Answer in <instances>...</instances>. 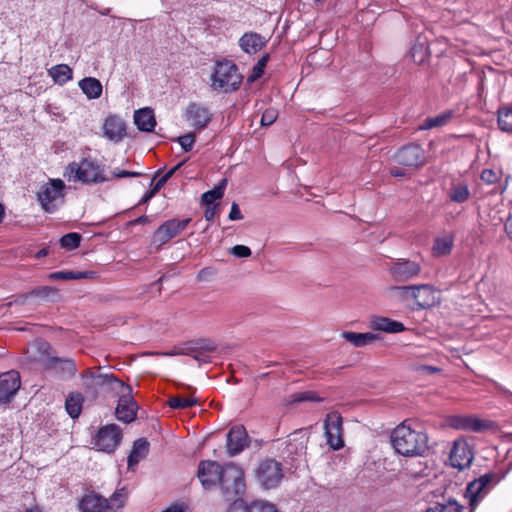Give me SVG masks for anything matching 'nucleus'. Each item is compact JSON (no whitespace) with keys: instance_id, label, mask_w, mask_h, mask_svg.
<instances>
[{"instance_id":"obj_34","label":"nucleus","mask_w":512,"mask_h":512,"mask_svg":"<svg viewBox=\"0 0 512 512\" xmlns=\"http://www.w3.org/2000/svg\"><path fill=\"white\" fill-rule=\"evenodd\" d=\"M454 245V239L452 235H444L435 239L432 252L434 256L441 257L448 255Z\"/></svg>"},{"instance_id":"obj_39","label":"nucleus","mask_w":512,"mask_h":512,"mask_svg":"<svg viewBox=\"0 0 512 512\" xmlns=\"http://www.w3.org/2000/svg\"><path fill=\"white\" fill-rule=\"evenodd\" d=\"M463 507L456 500H448L445 503H436L426 512H462Z\"/></svg>"},{"instance_id":"obj_15","label":"nucleus","mask_w":512,"mask_h":512,"mask_svg":"<svg viewBox=\"0 0 512 512\" xmlns=\"http://www.w3.org/2000/svg\"><path fill=\"white\" fill-rule=\"evenodd\" d=\"M395 160L404 167L417 168L425 163V155L419 145L411 144L401 148L396 154Z\"/></svg>"},{"instance_id":"obj_46","label":"nucleus","mask_w":512,"mask_h":512,"mask_svg":"<svg viewBox=\"0 0 512 512\" xmlns=\"http://www.w3.org/2000/svg\"><path fill=\"white\" fill-rule=\"evenodd\" d=\"M320 401V398L313 391L299 392L292 396V402Z\"/></svg>"},{"instance_id":"obj_21","label":"nucleus","mask_w":512,"mask_h":512,"mask_svg":"<svg viewBox=\"0 0 512 512\" xmlns=\"http://www.w3.org/2000/svg\"><path fill=\"white\" fill-rule=\"evenodd\" d=\"M103 133L110 141H121L126 136L125 121L120 116L109 115L103 123Z\"/></svg>"},{"instance_id":"obj_47","label":"nucleus","mask_w":512,"mask_h":512,"mask_svg":"<svg viewBox=\"0 0 512 512\" xmlns=\"http://www.w3.org/2000/svg\"><path fill=\"white\" fill-rule=\"evenodd\" d=\"M277 117L278 111L274 108H268L262 114L261 125L270 126L276 121Z\"/></svg>"},{"instance_id":"obj_13","label":"nucleus","mask_w":512,"mask_h":512,"mask_svg":"<svg viewBox=\"0 0 512 512\" xmlns=\"http://www.w3.org/2000/svg\"><path fill=\"white\" fill-rule=\"evenodd\" d=\"M117 383L124 389V391L118 401L115 414L118 420L124 423H130L136 418L137 404L130 395L131 388L129 386H125L121 381H117Z\"/></svg>"},{"instance_id":"obj_9","label":"nucleus","mask_w":512,"mask_h":512,"mask_svg":"<svg viewBox=\"0 0 512 512\" xmlns=\"http://www.w3.org/2000/svg\"><path fill=\"white\" fill-rule=\"evenodd\" d=\"M495 475L488 473L473 480L467 485L465 497L469 505L475 509L494 487Z\"/></svg>"},{"instance_id":"obj_19","label":"nucleus","mask_w":512,"mask_h":512,"mask_svg":"<svg viewBox=\"0 0 512 512\" xmlns=\"http://www.w3.org/2000/svg\"><path fill=\"white\" fill-rule=\"evenodd\" d=\"M20 375L16 371H8L0 375V402L7 403L20 388Z\"/></svg>"},{"instance_id":"obj_26","label":"nucleus","mask_w":512,"mask_h":512,"mask_svg":"<svg viewBox=\"0 0 512 512\" xmlns=\"http://www.w3.org/2000/svg\"><path fill=\"white\" fill-rule=\"evenodd\" d=\"M134 123L140 131L151 132L156 126V119L151 108H141L134 112Z\"/></svg>"},{"instance_id":"obj_32","label":"nucleus","mask_w":512,"mask_h":512,"mask_svg":"<svg viewBox=\"0 0 512 512\" xmlns=\"http://www.w3.org/2000/svg\"><path fill=\"white\" fill-rule=\"evenodd\" d=\"M84 397L81 393H70L65 401V408L71 418H78L82 411Z\"/></svg>"},{"instance_id":"obj_24","label":"nucleus","mask_w":512,"mask_h":512,"mask_svg":"<svg viewBox=\"0 0 512 512\" xmlns=\"http://www.w3.org/2000/svg\"><path fill=\"white\" fill-rule=\"evenodd\" d=\"M47 367L54 370L61 378H70L77 371L76 364L71 359L54 357L48 360Z\"/></svg>"},{"instance_id":"obj_42","label":"nucleus","mask_w":512,"mask_h":512,"mask_svg":"<svg viewBox=\"0 0 512 512\" xmlns=\"http://www.w3.org/2000/svg\"><path fill=\"white\" fill-rule=\"evenodd\" d=\"M268 59L269 55L265 54L258 60L256 65L253 67L252 74L248 77L249 82H254L263 75Z\"/></svg>"},{"instance_id":"obj_33","label":"nucleus","mask_w":512,"mask_h":512,"mask_svg":"<svg viewBox=\"0 0 512 512\" xmlns=\"http://www.w3.org/2000/svg\"><path fill=\"white\" fill-rule=\"evenodd\" d=\"M55 83L63 85L72 79V69L66 64H58L48 70Z\"/></svg>"},{"instance_id":"obj_14","label":"nucleus","mask_w":512,"mask_h":512,"mask_svg":"<svg viewBox=\"0 0 512 512\" xmlns=\"http://www.w3.org/2000/svg\"><path fill=\"white\" fill-rule=\"evenodd\" d=\"M473 458V453L466 440L457 439L454 441L449 455L450 463L454 468L463 470L469 467Z\"/></svg>"},{"instance_id":"obj_4","label":"nucleus","mask_w":512,"mask_h":512,"mask_svg":"<svg viewBox=\"0 0 512 512\" xmlns=\"http://www.w3.org/2000/svg\"><path fill=\"white\" fill-rule=\"evenodd\" d=\"M126 497L124 489L117 490L109 499L90 492L81 498L79 509L82 512H119L125 506Z\"/></svg>"},{"instance_id":"obj_36","label":"nucleus","mask_w":512,"mask_h":512,"mask_svg":"<svg viewBox=\"0 0 512 512\" xmlns=\"http://www.w3.org/2000/svg\"><path fill=\"white\" fill-rule=\"evenodd\" d=\"M410 57L413 62L422 64L428 57V46L426 39L421 41L420 39L410 49Z\"/></svg>"},{"instance_id":"obj_25","label":"nucleus","mask_w":512,"mask_h":512,"mask_svg":"<svg viewBox=\"0 0 512 512\" xmlns=\"http://www.w3.org/2000/svg\"><path fill=\"white\" fill-rule=\"evenodd\" d=\"M370 326L373 330L386 333H400L405 330L403 323L382 316L372 317Z\"/></svg>"},{"instance_id":"obj_43","label":"nucleus","mask_w":512,"mask_h":512,"mask_svg":"<svg viewBox=\"0 0 512 512\" xmlns=\"http://www.w3.org/2000/svg\"><path fill=\"white\" fill-rule=\"evenodd\" d=\"M81 237L78 233H68L60 239V244L66 249H75L79 246Z\"/></svg>"},{"instance_id":"obj_44","label":"nucleus","mask_w":512,"mask_h":512,"mask_svg":"<svg viewBox=\"0 0 512 512\" xmlns=\"http://www.w3.org/2000/svg\"><path fill=\"white\" fill-rule=\"evenodd\" d=\"M177 142L180 144V146L185 152H189L192 150L195 144V134L187 133L185 135L179 136L177 138Z\"/></svg>"},{"instance_id":"obj_5","label":"nucleus","mask_w":512,"mask_h":512,"mask_svg":"<svg viewBox=\"0 0 512 512\" xmlns=\"http://www.w3.org/2000/svg\"><path fill=\"white\" fill-rule=\"evenodd\" d=\"M65 183L61 179H49L37 192V200L47 213L55 212L64 203Z\"/></svg>"},{"instance_id":"obj_58","label":"nucleus","mask_w":512,"mask_h":512,"mask_svg":"<svg viewBox=\"0 0 512 512\" xmlns=\"http://www.w3.org/2000/svg\"><path fill=\"white\" fill-rule=\"evenodd\" d=\"M203 351L202 352H212L216 349V346L211 341H204L203 344L200 347Z\"/></svg>"},{"instance_id":"obj_38","label":"nucleus","mask_w":512,"mask_h":512,"mask_svg":"<svg viewBox=\"0 0 512 512\" xmlns=\"http://www.w3.org/2000/svg\"><path fill=\"white\" fill-rule=\"evenodd\" d=\"M498 125L502 131L512 132V108L499 109Z\"/></svg>"},{"instance_id":"obj_45","label":"nucleus","mask_w":512,"mask_h":512,"mask_svg":"<svg viewBox=\"0 0 512 512\" xmlns=\"http://www.w3.org/2000/svg\"><path fill=\"white\" fill-rule=\"evenodd\" d=\"M249 512H278L274 505L262 501L253 502L249 506Z\"/></svg>"},{"instance_id":"obj_31","label":"nucleus","mask_w":512,"mask_h":512,"mask_svg":"<svg viewBox=\"0 0 512 512\" xmlns=\"http://www.w3.org/2000/svg\"><path fill=\"white\" fill-rule=\"evenodd\" d=\"M448 197L452 202L464 203L470 197V190L465 182H454L448 192Z\"/></svg>"},{"instance_id":"obj_41","label":"nucleus","mask_w":512,"mask_h":512,"mask_svg":"<svg viewBox=\"0 0 512 512\" xmlns=\"http://www.w3.org/2000/svg\"><path fill=\"white\" fill-rule=\"evenodd\" d=\"M172 409H185L197 404V399L192 397L175 396L168 401Z\"/></svg>"},{"instance_id":"obj_11","label":"nucleus","mask_w":512,"mask_h":512,"mask_svg":"<svg viewBox=\"0 0 512 512\" xmlns=\"http://www.w3.org/2000/svg\"><path fill=\"white\" fill-rule=\"evenodd\" d=\"M122 433L116 424H108L97 432L94 438V447L103 452L111 453L120 444Z\"/></svg>"},{"instance_id":"obj_35","label":"nucleus","mask_w":512,"mask_h":512,"mask_svg":"<svg viewBox=\"0 0 512 512\" xmlns=\"http://www.w3.org/2000/svg\"><path fill=\"white\" fill-rule=\"evenodd\" d=\"M452 117V112L447 111L441 113L437 116L430 117L424 120V122L420 125V130H429L437 127H442L446 125Z\"/></svg>"},{"instance_id":"obj_22","label":"nucleus","mask_w":512,"mask_h":512,"mask_svg":"<svg viewBox=\"0 0 512 512\" xmlns=\"http://www.w3.org/2000/svg\"><path fill=\"white\" fill-rule=\"evenodd\" d=\"M186 119L193 127L203 129L210 122L211 114L206 107L194 103L188 106Z\"/></svg>"},{"instance_id":"obj_7","label":"nucleus","mask_w":512,"mask_h":512,"mask_svg":"<svg viewBox=\"0 0 512 512\" xmlns=\"http://www.w3.org/2000/svg\"><path fill=\"white\" fill-rule=\"evenodd\" d=\"M392 290L403 299H413L417 305L422 308L430 307L434 305L436 301V291L430 285H414V286H402L393 287Z\"/></svg>"},{"instance_id":"obj_1","label":"nucleus","mask_w":512,"mask_h":512,"mask_svg":"<svg viewBox=\"0 0 512 512\" xmlns=\"http://www.w3.org/2000/svg\"><path fill=\"white\" fill-rule=\"evenodd\" d=\"M391 443L396 453L405 457L423 456L429 449L428 435L411 420H405L391 432Z\"/></svg>"},{"instance_id":"obj_63","label":"nucleus","mask_w":512,"mask_h":512,"mask_svg":"<svg viewBox=\"0 0 512 512\" xmlns=\"http://www.w3.org/2000/svg\"><path fill=\"white\" fill-rule=\"evenodd\" d=\"M404 172L398 170V169H392L391 170V175L395 176V177H401V176H404Z\"/></svg>"},{"instance_id":"obj_53","label":"nucleus","mask_w":512,"mask_h":512,"mask_svg":"<svg viewBox=\"0 0 512 512\" xmlns=\"http://www.w3.org/2000/svg\"><path fill=\"white\" fill-rule=\"evenodd\" d=\"M413 369L416 372L426 373V374H434V373H439L441 371L440 368L435 367V366H429V365H415L413 367Z\"/></svg>"},{"instance_id":"obj_51","label":"nucleus","mask_w":512,"mask_h":512,"mask_svg":"<svg viewBox=\"0 0 512 512\" xmlns=\"http://www.w3.org/2000/svg\"><path fill=\"white\" fill-rule=\"evenodd\" d=\"M231 253L238 258H245L251 255V250L245 245H235L231 249Z\"/></svg>"},{"instance_id":"obj_17","label":"nucleus","mask_w":512,"mask_h":512,"mask_svg":"<svg viewBox=\"0 0 512 512\" xmlns=\"http://www.w3.org/2000/svg\"><path fill=\"white\" fill-rule=\"evenodd\" d=\"M421 271L419 263L410 260H398L389 267L391 277L398 282H405L416 277Z\"/></svg>"},{"instance_id":"obj_64","label":"nucleus","mask_w":512,"mask_h":512,"mask_svg":"<svg viewBox=\"0 0 512 512\" xmlns=\"http://www.w3.org/2000/svg\"><path fill=\"white\" fill-rule=\"evenodd\" d=\"M25 512H42V511L38 506H34V507H31L30 509H27Z\"/></svg>"},{"instance_id":"obj_52","label":"nucleus","mask_w":512,"mask_h":512,"mask_svg":"<svg viewBox=\"0 0 512 512\" xmlns=\"http://www.w3.org/2000/svg\"><path fill=\"white\" fill-rule=\"evenodd\" d=\"M227 512H249V506L241 499L234 500Z\"/></svg>"},{"instance_id":"obj_61","label":"nucleus","mask_w":512,"mask_h":512,"mask_svg":"<svg viewBox=\"0 0 512 512\" xmlns=\"http://www.w3.org/2000/svg\"><path fill=\"white\" fill-rule=\"evenodd\" d=\"M155 195V192L153 190H150L147 192L143 198L141 199L140 203H146L148 202L153 196Z\"/></svg>"},{"instance_id":"obj_54","label":"nucleus","mask_w":512,"mask_h":512,"mask_svg":"<svg viewBox=\"0 0 512 512\" xmlns=\"http://www.w3.org/2000/svg\"><path fill=\"white\" fill-rule=\"evenodd\" d=\"M228 217L231 221L241 220L243 218V215L239 209L238 204H236V203L232 204Z\"/></svg>"},{"instance_id":"obj_49","label":"nucleus","mask_w":512,"mask_h":512,"mask_svg":"<svg viewBox=\"0 0 512 512\" xmlns=\"http://www.w3.org/2000/svg\"><path fill=\"white\" fill-rule=\"evenodd\" d=\"M184 162L178 163L172 169H170L167 173H165L155 184L152 189L155 193L166 183V181L182 166Z\"/></svg>"},{"instance_id":"obj_8","label":"nucleus","mask_w":512,"mask_h":512,"mask_svg":"<svg viewBox=\"0 0 512 512\" xmlns=\"http://www.w3.org/2000/svg\"><path fill=\"white\" fill-rule=\"evenodd\" d=\"M255 476L263 488H275L283 478L282 466L274 459H265L255 469Z\"/></svg>"},{"instance_id":"obj_29","label":"nucleus","mask_w":512,"mask_h":512,"mask_svg":"<svg viewBox=\"0 0 512 512\" xmlns=\"http://www.w3.org/2000/svg\"><path fill=\"white\" fill-rule=\"evenodd\" d=\"M79 87L88 99H98L102 95V84L96 78L86 77L80 80Z\"/></svg>"},{"instance_id":"obj_18","label":"nucleus","mask_w":512,"mask_h":512,"mask_svg":"<svg viewBox=\"0 0 512 512\" xmlns=\"http://www.w3.org/2000/svg\"><path fill=\"white\" fill-rule=\"evenodd\" d=\"M448 425L456 430L481 432L489 427L487 422L471 415H453L447 420Z\"/></svg>"},{"instance_id":"obj_48","label":"nucleus","mask_w":512,"mask_h":512,"mask_svg":"<svg viewBox=\"0 0 512 512\" xmlns=\"http://www.w3.org/2000/svg\"><path fill=\"white\" fill-rule=\"evenodd\" d=\"M481 180L487 184L496 183L500 179V174L492 169H484L481 172Z\"/></svg>"},{"instance_id":"obj_30","label":"nucleus","mask_w":512,"mask_h":512,"mask_svg":"<svg viewBox=\"0 0 512 512\" xmlns=\"http://www.w3.org/2000/svg\"><path fill=\"white\" fill-rule=\"evenodd\" d=\"M148 442L141 438L134 442L133 449L128 456L129 468L137 465L142 459H144L148 453Z\"/></svg>"},{"instance_id":"obj_60","label":"nucleus","mask_w":512,"mask_h":512,"mask_svg":"<svg viewBox=\"0 0 512 512\" xmlns=\"http://www.w3.org/2000/svg\"><path fill=\"white\" fill-rule=\"evenodd\" d=\"M163 512H184V509L179 505H172L165 509Z\"/></svg>"},{"instance_id":"obj_3","label":"nucleus","mask_w":512,"mask_h":512,"mask_svg":"<svg viewBox=\"0 0 512 512\" xmlns=\"http://www.w3.org/2000/svg\"><path fill=\"white\" fill-rule=\"evenodd\" d=\"M242 82V75L232 61L222 60L215 63L210 76L213 91L229 93L237 90Z\"/></svg>"},{"instance_id":"obj_20","label":"nucleus","mask_w":512,"mask_h":512,"mask_svg":"<svg viewBox=\"0 0 512 512\" xmlns=\"http://www.w3.org/2000/svg\"><path fill=\"white\" fill-rule=\"evenodd\" d=\"M248 446V435L243 426H233L227 434V452L230 456L239 454Z\"/></svg>"},{"instance_id":"obj_56","label":"nucleus","mask_w":512,"mask_h":512,"mask_svg":"<svg viewBox=\"0 0 512 512\" xmlns=\"http://www.w3.org/2000/svg\"><path fill=\"white\" fill-rule=\"evenodd\" d=\"M192 357H193L194 360H196L199 363H207V362L210 361V358L207 355V353L202 352V351L194 352L192 354Z\"/></svg>"},{"instance_id":"obj_2","label":"nucleus","mask_w":512,"mask_h":512,"mask_svg":"<svg viewBox=\"0 0 512 512\" xmlns=\"http://www.w3.org/2000/svg\"><path fill=\"white\" fill-rule=\"evenodd\" d=\"M63 177L68 182H80L82 184H99L109 180L105 169L97 161L91 158H83L79 162L69 163L63 171Z\"/></svg>"},{"instance_id":"obj_12","label":"nucleus","mask_w":512,"mask_h":512,"mask_svg":"<svg viewBox=\"0 0 512 512\" xmlns=\"http://www.w3.org/2000/svg\"><path fill=\"white\" fill-rule=\"evenodd\" d=\"M190 221V218H186L183 220L171 219L164 222L155 231L153 241L159 245L167 243L169 240L179 235L187 227Z\"/></svg>"},{"instance_id":"obj_62","label":"nucleus","mask_w":512,"mask_h":512,"mask_svg":"<svg viewBox=\"0 0 512 512\" xmlns=\"http://www.w3.org/2000/svg\"><path fill=\"white\" fill-rule=\"evenodd\" d=\"M47 255H48V249H47V248H43V249L39 250V251L36 253L35 257H36V258H42V257H45V256H47Z\"/></svg>"},{"instance_id":"obj_37","label":"nucleus","mask_w":512,"mask_h":512,"mask_svg":"<svg viewBox=\"0 0 512 512\" xmlns=\"http://www.w3.org/2000/svg\"><path fill=\"white\" fill-rule=\"evenodd\" d=\"M94 272H74V271H59L53 272L48 275L51 280H72V279H84L91 278Z\"/></svg>"},{"instance_id":"obj_23","label":"nucleus","mask_w":512,"mask_h":512,"mask_svg":"<svg viewBox=\"0 0 512 512\" xmlns=\"http://www.w3.org/2000/svg\"><path fill=\"white\" fill-rule=\"evenodd\" d=\"M265 45L264 37L256 32H247L239 39V46L247 54H255Z\"/></svg>"},{"instance_id":"obj_40","label":"nucleus","mask_w":512,"mask_h":512,"mask_svg":"<svg viewBox=\"0 0 512 512\" xmlns=\"http://www.w3.org/2000/svg\"><path fill=\"white\" fill-rule=\"evenodd\" d=\"M226 180L222 184L202 194V202L206 205L213 204L216 200L221 199L224 194Z\"/></svg>"},{"instance_id":"obj_27","label":"nucleus","mask_w":512,"mask_h":512,"mask_svg":"<svg viewBox=\"0 0 512 512\" xmlns=\"http://www.w3.org/2000/svg\"><path fill=\"white\" fill-rule=\"evenodd\" d=\"M341 337L357 348L372 344L379 339L377 334L371 332L358 333L353 331H344L341 333Z\"/></svg>"},{"instance_id":"obj_59","label":"nucleus","mask_w":512,"mask_h":512,"mask_svg":"<svg viewBox=\"0 0 512 512\" xmlns=\"http://www.w3.org/2000/svg\"><path fill=\"white\" fill-rule=\"evenodd\" d=\"M204 217L207 221H212L215 217V207L208 205L205 210Z\"/></svg>"},{"instance_id":"obj_10","label":"nucleus","mask_w":512,"mask_h":512,"mask_svg":"<svg viewBox=\"0 0 512 512\" xmlns=\"http://www.w3.org/2000/svg\"><path fill=\"white\" fill-rule=\"evenodd\" d=\"M323 428L328 446L334 451L342 449L344 447V439L341 415L338 412L327 414Z\"/></svg>"},{"instance_id":"obj_6","label":"nucleus","mask_w":512,"mask_h":512,"mask_svg":"<svg viewBox=\"0 0 512 512\" xmlns=\"http://www.w3.org/2000/svg\"><path fill=\"white\" fill-rule=\"evenodd\" d=\"M223 494L230 498L245 491V479L242 468L230 462L223 466L220 482Z\"/></svg>"},{"instance_id":"obj_57","label":"nucleus","mask_w":512,"mask_h":512,"mask_svg":"<svg viewBox=\"0 0 512 512\" xmlns=\"http://www.w3.org/2000/svg\"><path fill=\"white\" fill-rule=\"evenodd\" d=\"M505 231L508 238L512 241V213L508 216L505 223Z\"/></svg>"},{"instance_id":"obj_16","label":"nucleus","mask_w":512,"mask_h":512,"mask_svg":"<svg viewBox=\"0 0 512 512\" xmlns=\"http://www.w3.org/2000/svg\"><path fill=\"white\" fill-rule=\"evenodd\" d=\"M223 466L216 461H201L198 467L197 476L205 489H210L219 484Z\"/></svg>"},{"instance_id":"obj_50","label":"nucleus","mask_w":512,"mask_h":512,"mask_svg":"<svg viewBox=\"0 0 512 512\" xmlns=\"http://www.w3.org/2000/svg\"><path fill=\"white\" fill-rule=\"evenodd\" d=\"M83 377L93 378L96 379V384H103L106 382H117L116 378L113 375H96L91 370H88Z\"/></svg>"},{"instance_id":"obj_55","label":"nucleus","mask_w":512,"mask_h":512,"mask_svg":"<svg viewBox=\"0 0 512 512\" xmlns=\"http://www.w3.org/2000/svg\"><path fill=\"white\" fill-rule=\"evenodd\" d=\"M140 175H141V173H139V172H130V171L119 170V169L114 171V177H116V178L138 177Z\"/></svg>"},{"instance_id":"obj_28","label":"nucleus","mask_w":512,"mask_h":512,"mask_svg":"<svg viewBox=\"0 0 512 512\" xmlns=\"http://www.w3.org/2000/svg\"><path fill=\"white\" fill-rule=\"evenodd\" d=\"M25 300L35 299L38 302L55 301L59 297L58 290L50 286H41L33 289L25 296Z\"/></svg>"}]
</instances>
